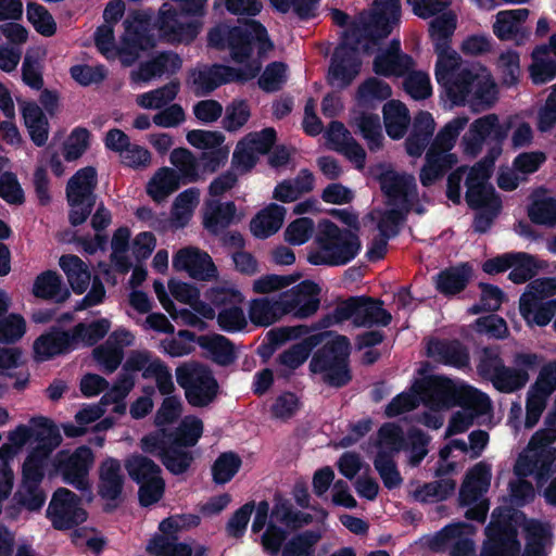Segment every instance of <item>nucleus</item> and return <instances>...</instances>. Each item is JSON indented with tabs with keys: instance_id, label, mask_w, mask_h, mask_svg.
I'll list each match as a JSON object with an SVG mask.
<instances>
[{
	"instance_id": "obj_1",
	"label": "nucleus",
	"mask_w": 556,
	"mask_h": 556,
	"mask_svg": "<svg viewBox=\"0 0 556 556\" xmlns=\"http://www.w3.org/2000/svg\"><path fill=\"white\" fill-rule=\"evenodd\" d=\"M125 33L117 49L125 65L132 64L141 51L153 49L161 41L189 45L200 34L203 23L190 20L169 1L164 2L154 16L152 10L135 11L124 21Z\"/></svg>"
},
{
	"instance_id": "obj_2",
	"label": "nucleus",
	"mask_w": 556,
	"mask_h": 556,
	"mask_svg": "<svg viewBox=\"0 0 556 556\" xmlns=\"http://www.w3.org/2000/svg\"><path fill=\"white\" fill-rule=\"evenodd\" d=\"M206 39L210 48L228 50L231 59L239 64L252 56L254 47L260 59L274 49L266 27L253 18L240 25L218 23L208 30Z\"/></svg>"
},
{
	"instance_id": "obj_3",
	"label": "nucleus",
	"mask_w": 556,
	"mask_h": 556,
	"mask_svg": "<svg viewBox=\"0 0 556 556\" xmlns=\"http://www.w3.org/2000/svg\"><path fill=\"white\" fill-rule=\"evenodd\" d=\"M314 242L317 249L308 251L306 256V261L314 266H345L362 250V242L356 232L348 228H340L329 219L318 223Z\"/></svg>"
},
{
	"instance_id": "obj_4",
	"label": "nucleus",
	"mask_w": 556,
	"mask_h": 556,
	"mask_svg": "<svg viewBox=\"0 0 556 556\" xmlns=\"http://www.w3.org/2000/svg\"><path fill=\"white\" fill-rule=\"evenodd\" d=\"M440 86L450 101L457 106L469 102L471 105L490 108L497 100L496 84L484 66H480L479 72L463 67Z\"/></svg>"
},
{
	"instance_id": "obj_5",
	"label": "nucleus",
	"mask_w": 556,
	"mask_h": 556,
	"mask_svg": "<svg viewBox=\"0 0 556 556\" xmlns=\"http://www.w3.org/2000/svg\"><path fill=\"white\" fill-rule=\"evenodd\" d=\"M351 342L346 336L337 334L313 354L308 368L320 375L325 384L341 389L353 379L350 367Z\"/></svg>"
},
{
	"instance_id": "obj_6",
	"label": "nucleus",
	"mask_w": 556,
	"mask_h": 556,
	"mask_svg": "<svg viewBox=\"0 0 556 556\" xmlns=\"http://www.w3.org/2000/svg\"><path fill=\"white\" fill-rule=\"evenodd\" d=\"M352 319L356 327H387L392 315L383 308V301L367 295H354L339 302L332 312L323 316L316 328H329Z\"/></svg>"
},
{
	"instance_id": "obj_7",
	"label": "nucleus",
	"mask_w": 556,
	"mask_h": 556,
	"mask_svg": "<svg viewBox=\"0 0 556 556\" xmlns=\"http://www.w3.org/2000/svg\"><path fill=\"white\" fill-rule=\"evenodd\" d=\"M514 126L515 117L508 116L501 122L495 113H490L475 119L462 138L465 154L471 157L478 156L482 151L485 140L490 138L494 141V144L488 149L486 154L481 161L494 168L496 160L503 152V143Z\"/></svg>"
},
{
	"instance_id": "obj_8",
	"label": "nucleus",
	"mask_w": 556,
	"mask_h": 556,
	"mask_svg": "<svg viewBox=\"0 0 556 556\" xmlns=\"http://www.w3.org/2000/svg\"><path fill=\"white\" fill-rule=\"evenodd\" d=\"M424 401L435 408L478 407L488 404V395L468 384H456L444 376H431L421 386Z\"/></svg>"
},
{
	"instance_id": "obj_9",
	"label": "nucleus",
	"mask_w": 556,
	"mask_h": 556,
	"mask_svg": "<svg viewBox=\"0 0 556 556\" xmlns=\"http://www.w3.org/2000/svg\"><path fill=\"white\" fill-rule=\"evenodd\" d=\"M401 20L400 0H375L374 9L362 26H355L343 33L351 39H358L363 52L370 54L375 46L389 37Z\"/></svg>"
},
{
	"instance_id": "obj_10",
	"label": "nucleus",
	"mask_w": 556,
	"mask_h": 556,
	"mask_svg": "<svg viewBox=\"0 0 556 556\" xmlns=\"http://www.w3.org/2000/svg\"><path fill=\"white\" fill-rule=\"evenodd\" d=\"M176 381L185 391L187 403L203 408L214 403L220 392L219 383L212 368L201 362L191 361L175 369Z\"/></svg>"
},
{
	"instance_id": "obj_11",
	"label": "nucleus",
	"mask_w": 556,
	"mask_h": 556,
	"mask_svg": "<svg viewBox=\"0 0 556 556\" xmlns=\"http://www.w3.org/2000/svg\"><path fill=\"white\" fill-rule=\"evenodd\" d=\"M484 529L485 539L479 556H520L521 543L518 539V528L515 514L507 509L495 515Z\"/></svg>"
},
{
	"instance_id": "obj_12",
	"label": "nucleus",
	"mask_w": 556,
	"mask_h": 556,
	"mask_svg": "<svg viewBox=\"0 0 556 556\" xmlns=\"http://www.w3.org/2000/svg\"><path fill=\"white\" fill-rule=\"evenodd\" d=\"M94 462V454L88 445H80L70 452L59 451L51 460L49 476L62 477L64 483L85 492L90 490L89 471Z\"/></svg>"
},
{
	"instance_id": "obj_13",
	"label": "nucleus",
	"mask_w": 556,
	"mask_h": 556,
	"mask_svg": "<svg viewBox=\"0 0 556 556\" xmlns=\"http://www.w3.org/2000/svg\"><path fill=\"white\" fill-rule=\"evenodd\" d=\"M361 48L358 39H351L344 33L342 34L330 59L327 74L330 86L345 89L352 85L362 68Z\"/></svg>"
},
{
	"instance_id": "obj_14",
	"label": "nucleus",
	"mask_w": 556,
	"mask_h": 556,
	"mask_svg": "<svg viewBox=\"0 0 556 556\" xmlns=\"http://www.w3.org/2000/svg\"><path fill=\"white\" fill-rule=\"evenodd\" d=\"M46 515L55 530L73 529L87 518L86 510L80 507V497L66 488L54 491Z\"/></svg>"
},
{
	"instance_id": "obj_15",
	"label": "nucleus",
	"mask_w": 556,
	"mask_h": 556,
	"mask_svg": "<svg viewBox=\"0 0 556 556\" xmlns=\"http://www.w3.org/2000/svg\"><path fill=\"white\" fill-rule=\"evenodd\" d=\"M542 356L536 353L517 352L514 354V367L505 364L500 367L495 378L492 379L493 387L502 393H514L522 389L529 381L528 370H534L540 366Z\"/></svg>"
},
{
	"instance_id": "obj_16",
	"label": "nucleus",
	"mask_w": 556,
	"mask_h": 556,
	"mask_svg": "<svg viewBox=\"0 0 556 556\" xmlns=\"http://www.w3.org/2000/svg\"><path fill=\"white\" fill-rule=\"evenodd\" d=\"M377 179L382 193L388 199V204L401 207L409 213L418 195L415 177L387 169L379 174Z\"/></svg>"
},
{
	"instance_id": "obj_17",
	"label": "nucleus",
	"mask_w": 556,
	"mask_h": 556,
	"mask_svg": "<svg viewBox=\"0 0 556 556\" xmlns=\"http://www.w3.org/2000/svg\"><path fill=\"white\" fill-rule=\"evenodd\" d=\"M203 421L197 416H186L175 429L159 428L146 434L147 446L157 447L164 441L189 448L197 445L203 434Z\"/></svg>"
},
{
	"instance_id": "obj_18",
	"label": "nucleus",
	"mask_w": 556,
	"mask_h": 556,
	"mask_svg": "<svg viewBox=\"0 0 556 556\" xmlns=\"http://www.w3.org/2000/svg\"><path fill=\"white\" fill-rule=\"evenodd\" d=\"M320 287L313 280H303L281 293L286 314L304 319L313 316L320 306Z\"/></svg>"
},
{
	"instance_id": "obj_19",
	"label": "nucleus",
	"mask_w": 556,
	"mask_h": 556,
	"mask_svg": "<svg viewBox=\"0 0 556 556\" xmlns=\"http://www.w3.org/2000/svg\"><path fill=\"white\" fill-rule=\"evenodd\" d=\"M77 345L73 328L64 330L61 326L54 325L34 341L33 349L38 361H49L71 353Z\"/></svg>"
},
{
	"instance_id": "obj_20",
	"label": "nucleus",
	"mask_w": 556,
	"mask_h": 556,
	"mask_svg": "<svg viewBox=\"0 0 556 556\" xmlns=\"http://www.w3.org/2000/svg\"><path fill=\"white\" fill-rule=\"evenodd\" d=\"M173 267L202 281H208L217 276V268L208 253L194 247L178 250L173 256Z\"/></svg>"
},
{
	"instance_id": "obj_21",
	"label": "nucleus",
	"mask_w": 556,
	"mask_h": 556,
	"mask_svg": "<svg viewBox=\"0 0 556 556\" xmlns=\"http://www.w3.org/2000/svg\"><path fill=\"white\" fill-rule=\"evenodd\" d=\"M555 460L556 448H544L538 452L528 451L527 454L519 455L515 472L519 477L534 475L538 486H542L549 479Z\"/></svg>"
},
{
	"instance_id": "obj_22",
	"label": "nucleus",
	"mask_w": 556,
	"mask_h": 556,
	"mask_svg": "<svg viewBox=\"0 0 556 556\" xmlns=\"http://www.w3.org/2000/svg\"><path fill=\"white\" fill-rule=\"evenodd\" d=\"M140 448L146 454L156 456L163 466L174 476L186 473L194 460V455L191 451L172 445L166 441H164V444L157 445V447L147 446L146 435L140 440Z\"/></svg>"
},
{
	"instance_id": "obj_23",
	"label": "nucleus",
	"mask_w": 556,
	"mask_h": 556,
	"mask_svg": "<svg viewBox=\"0 0 556 556\" xmlns=\"http://www.w3.org/2000/svg\"><path fill=\"white\" fill-rule=\"evenodd\" d=\"M182 59L174 51H162L146 62H141L130 78L134 83H148L155 77L174 75L180 71Z\"/></svg>"
},
{
	"instance_id": "obj_24",
	"label": "nucleus",
	"mask_w": 556,
	"mask_h": 556,
	"mask_svg": "<svg viewBox=\"0 0 556 556\" xmlns=\"http://www.w3.org/2000/svg\"><path fill=\"white\" fill-rule=\"evenodd\" d=\"M188 83L197 97L208 96L220 86L231 83L228 65L214 63L193 68L189 72Z\"/></svg>"
},
{
	"instance_id": "obj_25",
	"label": "nucleus",
	"mask_w": 556,
	"mask_h": 556,
	"mask_svg": "<svg viewBox=\"0 0 556 556\" xmlns=\"http://www.w3.org/2000/svg\"><path fill=\"white\" fill-rule=\"evenodd\" d=\"M98 472V494L100 497L110 502L121 500L125 484L121 462L109 456L100 463Z\"/></svg>"
},
{
	"instance_id": "obj_26",
	"label": "nucleus",
	"mask_w": 556,
	"mask_h": 556,
	"mask_svg": "<svg viewBox=\"0 0 556 556\" xmlns=\"http://www.w3.org/2000/svg\"><path fill=\"white\" fill-rule=\"evenodd\" d=\"M472 275V266L467 262L450 266L433 277L435 290L446 298L454 296L467 288Z\"/></svg>"
},
{
	"instance_id": "obj_27",
	"label": "nucleus",
	"mask_w": 556,
	"mask_h": 556,
	"mask_svg": "<svg viewBox=\"0 0 556 556\" xmlns=\"http://www.w3.org/2000/svg\"><path fill=\"white\" fill-rule=\"evenodd\" d=\"M435 128L434 119L428 111H419L414 118L412 131L405 140L409 156L419 157L428 147Z\"/></svg>"
},
{
	"instance_id": "obj_28",
	"label": "nucleus",
	"mask_w": 556,
	"mask_h": 556,
	"mask_svg": "<svg viewBox=\"0 0 556 556\" xmlns=\"http://www.w3.org/2000/svg\"><path fill=\"white\" fill-rule=\"evenodd\" d=\"M528 15V9L500 11L493 24L494 35L502 41L516 39L520 43L528 37V33L521 28Z\"/></svg>"
},
{
	"instance_id": "obj_29",
	"label": "nucleus",
	"mask_w": 556,
	"mask_h": 556,
	"mask_svg": "<svg viewBox=\"0 0 556 556\" xmlns=\"http://www.w3.org/2000/svg\"><path fill=\"white\" fill-rule=\"evenodd\" d=\"M127 330H115L105 341V343L94 348L92 355L94 361L103 367L104 372H114L122 364L124 352L122 343L123 338L129 337Z\"/></svg>"
},
{
	"instance_id": "obj_30",
	"label": "nucleus",
	"mask_w": 556,
	"mask_h": 556,
	"mask_svg": "<svg viewBox=\"0 0 556 556\" xmlns=\"http://www.w3.org/2000/svg\"><path fill=\"white\" fill-rule=\"evenodd\" d=\"M97 185V170L92 166L78 169L68 180L66 198L70 206H78L88 198H96L93 189Z\"/></svg>"
},
{
	"instance_id": "obj_31",
	"label": "nucleus",
	"mask_w": 556,
	"mask_h": 556,
	"mask_svg": "<svg viewBox=\"0 0 556 556\" xmlns=\"http://www.w3.org/2000/svg\"><path fill=\"white\" fill-rule=\"evenodd\" d=\"M200 340V348L206 351L207 357L218 366H230L238 358L233 342L223 334H202Z\"/></svg>"
},
{
	"instance_id": "obj_32",
	"label": "nucleus",
	"mask_w": 556,
	"mask_h": 556,
	"mask_svg": "<svg viewBox=\"0 0 556 556\" xmlns=\"http://www.w3.org/2000/svg\"><path fill=\"white\" fill-rule=\"evenodd\" d=\"M24 124L36 147H43L49 137L50 125L41 108L34 101H25L21 108Z\"/></svg>"
},
{
	"instance_id": "obj_33",
	"label": "nucleus",
	"mask_w": 556,
	"mask_h": 556,
	"mask_svg": "<svg viewBox=\"0 0 556 556\" xmlns=\"http://www.w3.org/2000/svg\"><path fill=\"white\" fill-rule=\"evenodd\" d=\"M286 212L282 205L270 203L252 218L251 232L260 239L269 238L281 228Z\"/></svg>"
},
{
	"instance_id": "obj_34",
	"label": "nucleus",
	"mask_w": 556,
	"mask_h": 556,
	"mask_svg": "<svg viewBox=\"0 0 556 556\" xmlns=\"http://www.w3.org/2000/svg\"><path fill=\"white\" fill-rule=\"evenodd\" d=\"M287 315L281 300V295L277 300L269 298L254 299L250 303L249 318L250 321L257 327H268L278 321L282 316Z\"/></svg>"
},
{
	"instance_id": "obj_35",
	"label": "nucleus",
	"mask_w": 556,
	"mask_h": 556,
	"mask_svg": "<svg viewBox=\"0 0 556 556\" xmlns=\"http://www.w3.org/2000/svg\"><path fill=\"white\" fill-rule=\"evenodd\" d=\"M236 212L237 207L232 201H210L206 203L203 226L210 233L217 236L230 226Z\"/></svg>"
},
{
	"instance_id": "obj_36",
	"label": "nucleus",
	"mask_w": 556,
	"mask_h": 556,
	"mask_svg": "<svg viewBox=\"0 0 556 556\" xmlns=\"http://www.w3.org/2000/svg\"><path fill=\"white\" fill-rule=\"evenodd\" d=\"M33 294L43 300H54L56 303L65 302L71 292L63 287L61 276L54 270H46L39 274L33 285Z\"/></svg>"
},
{
	"instance_id": "obj_37",
	"label": "nucleus",
	"mask_w": 556,
	"mask_h": 556,
	"mask_svg": "<svg viewBox=\"0 0 556 556\" xmlns=\"http://www.w3.org/2000/svg\"><path fill=\"white\" fill-rule=\"evenodd\" d=\"M412 55H394L378 52L372 61V71L382 77H404L415 68Z\"/></svg>"
},
{
	"instance_id": "obj_38",
	"label": "nucleus",
	"mask_w": 556,
	"mask_h": 556,
	"mask_svg": "<svg viewBox=\"0 0 556 556\" xmlns=\"http://www.w3.org/2000/svg\"><path fill=\"white\" fill-rule=\"evenodd\" d=\"M519 311L528 325L547 326L556 316V299L535 301L520 299Z\"/></svg>"
},
{
	"instance_id": "obj_39",
	"label": "nucleus",
	"mask_w": 556,
	"mask_h": 556,
	"mask_svg": "<svg viewBox=\"0 0 556 556\" xmlns=\"http://www.w3.org/2000/svg\"><path fill=\"white\" fill-rule=\"evenodd\" d=\"M383 121L387 135L393 140L402 139L410 122L408 109L402 102L391 100L383 105Z\"/></svg>"
},
{
	"instance_id": "obj_40",
	"label": "nucleus",
	"mask_w": 556,
	"mask_h": 556,
	"mask_svg": "<svg viewBox=\"0 0 556 556\" xmlns=\"http://www.w3.org/2000/svg\"><path fill=\"white\" fill-rule=\"evenodd\" d=\"M514 265L510 267L508 279L516 285L533 280L540 270L547 268L546 261L539 260L526 252H514Z\"/></svg>"
},
{
	"instance_id": "obj_41",
	"label": "nucleus",
	"mask_w": 556,
	"mask_h": 556,
	"mask_svg": "<svg viewBox=\"0 0 556 556\" xmlns=\"http://www.w3.org/2000/svg\"><path fill=\"white\" fill-rule=\"evenodd\" d=\"M429 23V37L433 49L452 47V37L457 27V16L453 11H443Z\"/></svg>"
},
{
	"instance_id": "obj_42",
	"label": "nucleus",
	"mask_w": 556,
	"mask_h": 556,
	"mask_svg": "<svg viewBox=\"0 0 556 556\" xmlns=\"http://www.w3.org/2000/svg\"><path fill=\"white\" fill-rule=\"evenodd\" d=\"M30 424L34 428V439L37 442L35 448L51 455L52 452L62 443V435L58 426L49 418L43 416L33 417Z\"/></svg>"
},
{
	"instance_id": "obj_43",
	"label": "nucleus",
	"mask_w": 556,
	"mask_h": 556,
	"mask_svg": "<svg viewBox=\"0 0 556 556\" xmlns=\"http://www.w3.org/2000/svg\"><path fill=\"white\" fill-rule=\"evenodd\" d=\"M179 174L170 167H161L150 179L147 193L155 201L161 202L180 187Z\"/></svg>"
},
{
	"instance_id": "obj_44",
	"label": "nucleus",
	"mask_w": 556,
	"mask_h": 556,
	"mask_svg": "<svg viewBox=\"0 0 556 556\" xmlns=\"http://www.w3.org/2000/svg\"><path fill=\"white\" fill-rule=\"evenodd\" d=\"M352 126H356L361 136L366 140L371 152L379 151L383 146V135L380 117L376 113L361 112L353 118Z\"/></svg>"
},
{
	"instance_id": "obj_45",
	"label": "nucleus",
	"mask_w": 556,
	"mask_h": 556,
	"mask_svg": "<svg viewBox=\"0 0 556 556\" xmlns=\"http://www.w3.org/2000/svg\"><path fill=\"white\" fill-rule=\"evenodd\" d=\"M429 353L437 356L443 364L456 368H463L469 364V353L458 340L435 341L429 348Z\"/></svg>"
},
{
	"instance_id": "obj_46",
	"label": "nucleus",
	"mask_w": 556,
	"mask_h": 556,
	"mask_svg": "<svg viewBox=\"0 0 556 556\" xmlns=\"http://www.w3.org/2000/svg\"><path fill=\"white\" fill-rule=\"evenodd\" d=\"M321 339L323 336L319 333L305 337L301 342L280 353L277 358L278 364L291 370L299 368L306 362L313 349L321 342Z\"/></svg>"
},
{
	"instance_id": "obj_47",
	"label": "nucleus",
	"mask_w": 556,
	"mask_h": 556,
	"mask_svg": "<svg viewBox=\"0 0 556 556\" xmlns=\"http://www.w3.org/2000/svg\"><path fill=\"white\" fill-rule=\"evenodd\" d=\"M124 467L129 478L138 485L162 476V469L154 460L138 453L126 458Z\"/></svg>"
},
{
	"instance_id": "obj_48",
	"label": "nucleus",
	"mask_w": 556,
	"mask_h": 556,
	"mask_svg": "<svg viewBox=\"0 0 556 556\" xmlns=\"http://www.w3.org/2000/svg\"><path fill=\"white\" fill-rule=\"evenodd\" d=\"M456 482L451 479H438L426 482L414 491V498L420 503H434L447 500L455 491Z\"/></svg>"
},
{
	"instance_id": "obj_49",
	"label": "nucleus",
	"mask_w": 556,
	"mask_h": 556,
	"mask_svg": "<svg viewBox=\"0 0 556 556\" xmlns=\"http://www.w3.org/2000/svg\"><path fill=\"white\" fill-rule=\"evenodd\" d=\"M374 466L388 490L396 489L402 484L403 479L392 451L379 450L374 458Z\"/></svg>"
},
{
	"instance_id": "obj_50",
	"label": "nucleus",
	"mask_w": 556,
	"mask_h": 556,
	"mask_svg": "<svg viewBox=\"0 0 556 556\" xmlns=\"http://www.w3.org/2000/svg\"><path fill=\"white\" fill-rule=\"evenodd\" d=\"M111 321L108 318H99L89 324L78 323L73 327L77 344L93 346L110 331Z\"/></svg>"
},
{
	"instance_id": "obj_51",
	"label": "nucleus",
	"mask_w": 556,
	"mask_h": 556,
	"mask_svg": "<svg viewBox=\"0 0 556 556\" xmlns=\"http://www.w3.org/2000/svg\"><path fill=\"white\" fill-rule=\"evenodd\" d=\"M180 90V81L176 78L154 90L139 96L138 104L144 109H161L175 100Z\"/></svg>"
},
{
	"instance_id": "obj_52",
	"label": "nucleus",
	"mask_w": 556,
	"mask_h": 556,
	"mask_svg": "<svg viewBox=\"0 0 556 556\" xmlns=\"http://www.w3.org/2000/svg\"><path fill=\"white\" fill-rule=\"evenodd\" d=\"M320 539V532L315 530L298 533L283 545L282 556H315L314 546Z\"/></svg>"
},
{
	"instance_id": "obj_53",
	"label": "nucleus",
	"mask_w": 556,
	"mask_h": 556,
	"mask_svg": "<svg viewBox=\"0 0 556 556\" xmlns=\"http://www.w3.org/2000/svg\"><path fill=\"white\" fill-rule=\"evenodd\" d=\"M469 122L466 115H457L443 126L434 137L429 149L451 151Z\"/></svg>"
},
{
	"instance_id": "obj_54",
	"label": "nucleus",
	"mask_w": 556,
	"mask_h": 556,
	"mask_svg": "<svg viewBox=\"0 0 556 556\" xmlns=\"http://www.w3.org/2000/svg\"><path fill=\"white\" fill-rule=\"evenodd\" d=\"M242 465L241 457L235 452L222 453L212 466L213 481L216 484L229 482L240 470Z\"/></svg>"
},
{
	"instance_id": "obj_55",
	"label": "nucleus",
	"mask_w": 556,
	"mask_h": 556,
	"mask_svg": "<svg viewBox=\"0 0 556 556\" xmlns=\"http://www.w3.org/2000/svg\"><path fill=\"white\" fill-rule=\"evenodd\" d=\"M476 527L465 521L446 525L435 532L429 542V547L434 552L445 551L446 547L460 534H473Z\"/></svg>"
},
{
	"instance_id": "obj_56",
	"label": "nucleus",
	"mask_w": 556,
	"mask_h": 556,
	"mask_svg": "<svg viewBox=\"0 0 556 556\" xmlns=\"http://www.w3.org/2000/svg\"><path fill=\"white\" fill-rule=\"evenodd\" d=\"M437 54V62L434 68L435 79L439 85L460 71V56L459 54L448 47L446 49H433Z\"/></svg>"
},
{
	"instance_id": "obj_57",
	"label": "nucleus",
	"mask_w": 556,
	"mask_h": 556,
	"mask_svg": "<svg viewBox=\"0 0 556 556\" xmlns=\"http://www.w3.org/2000/svg\"><path fill=\"white\" fill-rule=\"evenodd\" d=\"M481 407H462L463 410L454 413L448 421L445 438L466 432L473 425L475 418L478 415L485 414L491 408L489 396L488 404H483Z\"/></svg>"
},
{
	"instance_id": "obj_58",
	"label": "nucleus",
	"mask_w": 556,
	"mask_h": 556,
	"mask_svg": "<svg viewBox=\"0 0 556 556\" xmlns=\"http://www.w3.org/2000/svg\"><path fill=\"white\" fill-rule=\"evenodd\" d=\"M51 455L33 447L22 466V482L41 483L45 478V468Z\"/></svg>"
},
{
	"instance_id": "obj_59",
	"label": "nucleus",
	"mask_w": 556,
	"mask_h": 556,
	"mask_svg": "<svg viewBox=\"0 0 556 556\" xmlns=\"http://www.w3.org/2000/svg\"><path fill=\"white\" fill-rule=\"evenodd\" d=\"M357 99L362 104L384 101L392 96L391 86L378 77L366 78L357 88Z\"/></svg>"
},
{
	"instance_id": "obj_60",
	"label": "nucleus",
	"mask_w": 556,
	"mask_h": 556,
	"mask_svg": "<svg viewBox=\"0 0 556 556\" xmlns=\"http://www.w3.org/2000/svg\"><path fill=\"white\" fill-rule=\"evenodd\" d=\"M466 202L472 210L486 207L493 204V201L501 200L495 188L491 184L466 182Z\"/></svg>"
},
{
	"instance_id": "obj_61",
	"label": "nucleus",
	"mask_w": 556,
	"mask_h": 556,
	"mask_svg": "<svg viewBox=\"0 0 556 556\" xmlns=\"http://www.w3.org/2000/svg\"><path fill=\"white\" fill-rule=\"evenodd\" d=\"M142 378H154L156 388L162 395H170L175 391L173 375L167 365L159 357L147 366L142 372Z\"/></svg>"
},
{
	"instance_id": "obj_62",
	"label": "nucleus",
	"mask_w": 556,
	"mask_h": 556,
	"mask_svg": "<svg viewBox=\"0 0 556 556\" xmlns=\"http://www.w3.org/2000/svg\"><path fill=\"white\" fill-rule=\"evenodd\" d=\"M27 20L37 33L51 37L56 33V23L46 7L29 2L27 4Z\"/></svg>"
},
{
	"instance_id": "obj_63",
	"label": "nucleus",
	"mask_w": 556,
	"mask_h": 556,
	"mask_svg": "<svg viewBox=\"0 0 556 556\" xmlns=\"http://www.w3.org/2000/svg\"><path fill=\"white\" fill-rule=\"evenodd\" d=\"M528 216L535 225H556V199L553 197L534 200L528 206Z\"/></svg>"
},
{
	"instance_id": "obj_64",
	"label": "nucleus",
	"mask_w": 556,
	"mask_h": 556,
	"mask_svg": "<svg viewBox=\"0 0 556 556\" xmlns=\"http://www.w3.org/2000/svg\"><path fill=\"white\" fill-rule=\"evenodd\" d=\"M147 551L154 556H191V546L187 543L174 542L168 536L154 535Z\"/></svg>"
}]
</instances>
